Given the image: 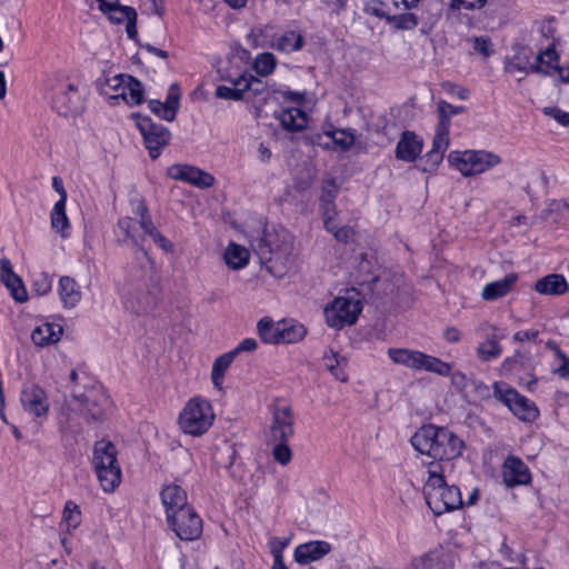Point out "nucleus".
<instances>
[{"label": "nucleus", "instance_id": "5", "mask_svg": "<svg viewBox=\"0 0 569 569\" xmlns=\"http://www.w3.org/2000/svg\"><path fill=\"white\" fill-rule=\"evenodd\" d=\"M446 465L429 462L428 478L423 485V497L436 516L457 510L463 506L460 489L448 485L445 476Z\"/></svg>", "mask_w": 569, "mask_h": 569}, {"label": "nucleus", "instance_id": "11", "mask_svg": "<svg viewBox=\"0 0 569 569\" xmlns=\"http://www.w3.org/2000/svg\"><path fill=\"white\" fill-rule=\"evenodd\" d=\"M214 413L211 405L199 398L190 399L179 416V425L184 433L201 436L212 426Z\"/></svg>", "mask_w": 569, "mask_h": 569}, {"label": "nucleus", "instance_id": "52", "mask_svg": "<svg viewBox=\"0 0 569 569\" xmlns=\"http://www.w3.org/2000/svg\"><path fill=\"white\" fill-rule=\"evenodd\" d=\"M51 287H52V281L47 273L41 272L36 276V278L33 280V290L39 296L47 295L51 290Z\"/></svg>", "mask_w": 569, "mask_h": 569}, {"label": "nucleus", "instance_id": "58", "mask_svg": "<svg viewBox=\"0 0 569 569\" xmlns=\"http://www.w3.org/2000/svg\"><path fill=\"white\" fill-rule=\"evenodd\" d=\"M442 88L446 92L458 97L460 100H467L469 98V91L466 88L458 87L452 82H443Z\"/></svg>", "mask_w": 569, "mask_h": 569}, {"label": "nucleus", "instance_id": "1", "mask_svg": "<svg viewBox=\"0 0 569 569\" xmlns=\"http://www.w3.org/2000/svg\"><path fill=\"white\" fill-rule=\"evenodd\" d=\"M160 280L152 259L130 273L121 289V301L129 312L143 316L157 306L160 298Z\"/></svg>", "mask_w": 569, "mask_h": 569}, {"label": "nucleus", "instance_id": "25", "mask_svg": "<svg viewBox=\"0 0 569 569\" xmlns=\"http://www.w3.org/2000/svg\"><path fill=\"white\" fill-rule=\"evenodd\" d=\"M62 327L54 323H42L31 332V340L38 347H46L60 340Z\"/></svg>", "mask_w": 569, "mask_h": 569}, {"label": "nucleus", "instance_id": "38", "mask_svg": "<svg viewBox=\"0 0 569 569\" xmlns=\"http://www.w3.org/2000/svg\"><path fill=\"white\" fill-rule=\"evenodd\" d=\"M465 111L466 108L463 106H452L445 100H439L437 103L438 127L449 130L451 118Z\"/></svg>", "mask_w": 569, "mask_h": 569}, {"label": "nucleus", "instance_id": "16", "mask_svg": "<svg viewBox=\"0 0 569 569\" xmlns=\"http://www.w3.org/2000/svg\"><path fill=\"white\" fill-rule=\"evenodd\" d=\"M20 402L23 410L36 418L48 416L50 403L46 391L38 385H24L20 393Z\"/></svg>", "mask_w": 569, "mask_h": 569}, {"label": "nucleus", "instance_id": "49", "mask_svg": "<svg viewBox=\"0 0 569 569\" xmlns=\"http://www.w3.org/2000/svg\"><path fill=\"white\" fill-rule=\"evenodd\" d=\"M150 110L158 116L160 119L166 121H173V108H168L164 102L159 100H150L149 101Z\"/></svg>", "mask_w": 569, "mask_h": 569}, {"label": "nucleus", "instance_id": "43", "mask_svg": "<svg viewBox=\"0 0 569 569\" xmlns=\"http://www.w3.org/2000/svg\"><path fill=\"white\" fill-rule=\"evenodd\" d=\"M323 363L337 380L342 382L347 381L348 376L343 370L346 365L345 359H340L336 353L331 352L329 355H325Z\"/></svg>", "mask_w": 569, "mask_h": 569}, {"label": "nucleus", "instance_id": "61", "mask_svg": "<svg viewBox=\"0 0 569 569\" xmlns=\"http://www.w3.org/2000/svg\"><path fill=\"white\" fill-rule=\"evenodd\" d=\"M539 331L536 329L520 330L513 335L516 342L533 341L538 338Z\"/></svg>", "mask_w": 569, "mask_h": 569}, {"label": "nucleus", "instance_id": "40", "mask_svg": "<svg viewBox=\"0 0 569 569\" xmlns=\"http://www.w3.org/2000/svg\"><path fill=\"white\" fill-rule=\"evenodd\" d=\"M100 11L107 14L112 23L128 22L132 13H137L133 8L121 6L119 0L116 4H109L108 8L100 9Z\"/></svg>", "mask_w": 569, "mask_h": 569}, {"label": "nucleus", "instance_id": "3", "mask_svg": "<svg viewBox=\"0 0 569 569\" xmlns=\"http://www.w3.org/2000/svg\"><path fill=\"white\" fill-rule=\"evenodd\" d=\"M89 378L76 370L70 372L71 400L68 407L72 411H79L88 422L106 419L111 410L112 402L103 388L99 385H89Z\"/></svg>", "mask_w": 569, "mask_h": 569}, {"label": "nucleus", "instance_id": "54", "mask_svg": "<svg viewBox=\"0 0 569 569\" xmlns=\"http://www.w3.org/2000/svg\"><path fill=\"white\" fill-rule=\"evenodd\" d=\"M179 100L180 89L177 83H172L169 87L164 103L167 104L168 108H173V119L176 118L177 111L179 109Z\"/></svg>", "mask_w": 569, "mask_h": 569}, {"label": "nucleus", "instance_id": "33", "mask_svg": "<svg viewBox=\"0 0 569 569\" xmlns=\"http://www.w3.org/2000/svg\"><path fill=\"white\" fill-rule=\"evenodd\" d=\"M503 335H493L486 341L479 343L476 350L478 359L482 362H489L498 359L502 353L499 340L503 339Z\"/></svg>", "mask_w": 569, "mask_h": 569}, {"label": "nucleus", "instance_id": "26", "mask_svg": "<svg viewBox=\"0 0 569 569\" xmlns=\"http://www.w3.org/2000/svg\"><path fill=\"white\" fill-rule=\"evenodd\" d=\"M569 286L566 278L562 274L551 273L539 279L535 289L537 292L547 296H559L568 290Z\"/></svg>", "mask_w": 569, "mask_h": 569}, {"label": "nucleus", "instance_id": "59", "mask_svg": "<svg viewBox=\"0 0 569 569\" xmlns=\"http://www.w3.org/2000/svg\"><path fill=\"white\" fill-rule=\"evenodd\" d=\"M257 341L252 338L243 339L234 349L231 350L236 357L240 352H251L257 349Z\"/></svg>", "mask_w": 569, "mask_h": 569}, {"label": "nucleus", "instance_id": "9", "mask_svg": "<svg viewBox=\"0 0 569 569\" xmlns=\"http://www.w3.org/2000/svg\"><path fill=\"white\" fill-rule=\"evenodd\" d=\"M391 361L413 371H425L440 377L451 373V365L438 357L408 348H389L387 351Z\"/></svg>", "mask_w": 569, "mask_h": 569}, {"label": "nucleus", "instance_id": "47", "mask_svg": "<svg viewBox=\"0 0 569 569\" xmlns=\"http://www.w3.org/2000/svg\"><path fill=\"white\" fill-rule=\"evenodd\" d=\"M127 74H117L108 79L106 87L102 89L106 94H110L112 99H120L118 96L122 91V87L127 83Z\"/></svg>", "mask_w": 569, "mask_h": 569}, {"label": "nucleus", "instance_id": "41", "mask_svg": "<svg viewBox=\"0 0 569 569\" xmlns=\"http://www.w3.org/2000/svg\"><path fill=\"white\" fill-rule=\"evenodd\" d=\"M277 67V58L271 52H261L253 60L252 68L257 74L267 77L271 74Z\"/></svg>", "mask_w": 569, "mask_h": 569}, {"label": "nucleus", "instance_id": "18", "mask_svg": "<svg viewBox=\"0 0 569 569\" xmlns=\"http://www.w3.org/2000/svg\"><path fill=\"white\" fill-rule=\"evenodd\" d=\"M503 483L513 488L528 485L531 480V473L528 466L516 456H508L502 465Z\"/></svg>", "mask_w": 569, "mask_h": 569}, {"label": "nucleus", "instance_id": "30", "mask_svg": "<svg viewBox=\"0 0 569 569\" xmlns=\"http://www.w3.org/2000/svg\"><path fill=\"white\" fill-rule=\"evenodd\" d=\"M282 127L292 132L303 130L308 124V116L300 108H284L279 116Z\"/></svg>", "mask_w": 569, "mask_h": 569}, {"label": "nucleus", "instance_id": "36", "mask_svg": "<svg viewBox=\"0 0 569 569\" xmlns=\"http://www.w3.org/2000/svg\"><path fill=\"white\" fill-rule=\"evenodd\" d=\"M224 262L231 269H241L249 262V251L246 248L231 242L224 251Z\"/></svg>", "mask_w": 569, "mask_h": 569}, {"label": "nucleus", "instance_id": "27", "mask_svg": "<svg viewBox=\"0 0 569 569\" xmlns=\"http://www.w3.org/2000/svg\"><path fill=\"white\" fill-rule=\"evenodd\" d=\"M516 280L517 276L510 273L507 274L503 279L487 283L481 292L482 299L486 301H492L501 297H505L507 293L511 291L512 287L516 283Z\"/></svg>", "mask_w": 569, "mask_h": 569}, {"label": "nucleus", "instance_id": "64", "mask_svg": "<svg viewBox=\"0 0 569 569\" xmlns=\"http://www.w3.org/2000/svg\"><path fill=\"white\" fill-rule=\"evenodd\" d=\"M471 386L475 388L477 395L481 399H486V398L490 397V388L486 383H483V382H481L479 380L473 379L471 381Z\"/></svg>", "mask_w": 569, "mask_h": 569}, {"label": "nucleus", "instance_id": "14", "mask_svg": "<svg viewBox=\"0 0 569 569\" xmlns=\"http://www.w3.org/2000/svg\"><path fill=\"white\" fill-rule=\"evenodd\" d=\"M137 126L143 137L149 156L157 159L171 140L170 131L164 126L153 122L149 117H138Z\"/></svg>", "mask_w": 569, "mask_h": 569}, {"label": "nucleus", "instance_id": "7", "mask_svg": "<svg viewBox=\"0 0 569 569\" xmlns=\"http://www.w3.org/2000/svg\"><path fill=\"white\" fill-rule=\"evenodd\" d=\"M46 98L60 116L76 117L84 110V98L79 88L66 76L53 74L44 83Z\"/></svg>", "mask_w": 569, "mask_h": 569}, {"label": "nucleus", "instance_id": "24", "mask_svg": "<svg viewBox=\"0 0 569 569\" xmlns=\"http://www.w3.org/2000/svg\"><path fill=\"white\" fill-rule=\"evenodd\" d=\"M58 295L66 309L74 308L82 298L79 284L74 279L67 276L59 280Z\"/></svg>", "mask_w": 569, "mask_h": 569}, {"label": "nucleus", "instance_id": "29", "mask_svg": "<svg viewBox=\"0 0 569 569\" xmlns=\"http://www.w3.org/2000/svg\"><path fill=\"white\" fill-rule=\"evenodd\" d=\"M323 138L327 139L325 142H317L319 146H323L325 148H329L332 144L335 147L339 148L342 151L349 150L355 141L356 137L352 131L346 130V129H336L332 131H326L323 136H319L318 139L322 140Z\"/></svg>", "mask_w": 569, "mask_h": 569}, {"label": "nucleus", "instance_id": "55", "mask_svg": "<svg viewBox=\"0 0 569 569\" xmlns=\"http://www.w3.org/2000/svg\"><path fill=\"white\" fill-rule=\"evenodd\" d=\"M451 379V385L455 387L456 390L462 391L466 390L469 386H471L472 378H468L463 372L461 371H455L448 376Z\"/></svg>", "mask_w": 569, "mask_h": 569}, {"label": "nucleus", "instance_id": "13", "mask_svg": "<svg viewBox=\"0 0 569 569\" xmlns=\"http://www.w3.org/2000/svg\"><path fill=\"white\" fill-rule=\"evenodd\" d=\"M361 311L360 299L352 296H340L325 308L323 313L327 325L340 330L346 326L355 325Z\"/></svg>", "mask_w": 569, "mask_h": 569}, {"label": "nucleus", "instance_id": "39", "mask_svg": "<svg viewBox=\"0 0 569 569\" xmlns=\"http://www.w3.org/2000/svg\"><path fill=\"white\" fill-rule=\"evenodd\" d=\"M257 330L264 343H280V323L274 325L271 319L262 318L257 325Z\"/></svg>", "mask_w": 569, "mask_h": 569}, {"label": "nucleus", "instance_id": "21", "mask_svg": "<svg viewBox=\"0 0 569 569\" xmlns=\"http://www.w3.org/2000/svg\"><path fill=\"white\" fill-rule=\"evenodd\" d=\"M161 502L166 510V516L174 515L182 508H187V492L178 485L171 483L162 488L160 492Z\"/></svg>", "mask_w": 569, "mask_h": 569}, {"label": "nucleus", "instance_id": "53", "mask_svg": "<svg viewBox=\"0 0 569 569\" xmlns=\"http://www.w3.org/2000/svg\"><path fill=\"white\" fill-rule=\"evenodd\" d=\"M487 0H452L450 2L451 10H475L486 6Z\"/></svg>", "mask_w": 569, "mask_h": 569}, {"label": "nucleus", "instance_id": "34", "mask_svg": "<svg viewBox=\"0 0 569 569\" xmlns=\"http://www.w3.org/2000/svg\"><path fill=\"white\" fill-rule=\"evenodd\" d=\"M51 228L66 238L70 233V222L66 213V203L57 201L50 214Z\"/></svg>", "mask_w": 569, "mask_h": 569}, {"label": "nucleus", "instance_id": "62", "mask_svg": "<svg viewBox=\"0 0 569 569\" xmlns=\"http://www.w3.org/2000/svg\"><path fill=\"white\" fill-rule=\"evenodd\" d=\"M548 346L552 348L556 351V353L563 360L562 366L559 368L560 375L562 377H569V360L566 358L565 355H562L560 349L555 343L548 342Z\"/></svg>", "mask_w": 569, "mask_h": 569}, {"label": "nucleus", "instance_id": "50", "mask_svg": "<svg viewBox=\"0 0 569 569\" xmlns=\"http://www.w3.org/2000/svg\"><path fill=\"white\" fill-rule=\"evenodd\" d=\"M286 442L287 441H279V443L276 445L272 450V456L274 460L282 466L289 463L292 457L291 450Z\"/></svg>", "mask_w": 569, "mask_h": 569}, {"label": "nucleus", "instance_id": "57", "mask_svg": "<svg viewBox=\"0 0 569 569\" xmlns=\"http://www.w3.org/2000/svg\"><path fill=\"white\" fill-rule=\"evenodd\" d=\"M543 113L553 118L558 123L562 126H569V112L562 111L557 107L543 108Z\"/></svg>", "mask_w": 569, "mask_h": 569}, {"label": "nucleus", "instance_id": "35", "mask_svg": "<svg viewBox=\"0 0 569 569\" xmlns=\"http://www.w3.org/2000/svg\"><path fill=\"white\" fill-rule=\"evenodd\" d=\"M118 96L129 106L140 104L143 100V86L136 78L128 76L127 83Z\"/></svg>", "mask_w": 569, "mask_h": 569}, {"label": "nucleus", "instance_id": "45", "mask_svg": "<svg viewBox=\"0 0 569 569\" xmlns=\"http://www.w3.org/2000/svg\"><path fill=\"white\" fill-rule=\"evenodd\" d=\"M388 21L392 23L397 29L412 30L418 26V19L416 14L406 12L388 18Z\"/></svg>", "mask_w": 569, "mask_h": 569}, {"label": "nucleus", "instance_id": "22", "mask_svg": "<svg viewBox=\"0 0 569 569\" xmlns=\"http://www.w3.org/2000/svg\"><path fill=\"white\" fill-rule=\"evenodd\" d=\"M422 151V141L411 131L402 133L396 147V157L406 162H412Z\"/></svg>", "mask_w": 569, "mask_h": 569}, {"label": "nucleus", "instance_id": "56", "mask_svg": "<svg viewBox=\"0 0 569 569\" xmlns=\"http://www.w3.org/2000/svg\"><path fill=\"white\" fill-rule=\"evenodd\" d=\"M506 72H508L511 76H515L517 73H523L527 74L530 71V66H526L520 61V57H513L509 62L505 66Z\"/></svg>", "mask_w": 569, "mask_h": 569}, {"label": "nucleus", "instance_id": "10", "mask_svg": "<svg viewBox=\"0 0 569 569\" xmlns=\"http://www.w3.org/2000/svg\"><path fill=\"white\" fill-rule=\"evenodd\" d=\"M501 161L500 156L487 150H455L448 154V162L465 177L483 173Z\"/></svg>", "mask_w": 569, "mask_h": 569}, {"label": "nucleus", "instance_id": "32", "mask_svg": "<svg viewBox=\"0 0 569 569\" xmlns=\"http://www.w3.org/2000/svg\"><path fill=\"white\" fill-rule=\"evenodd\" d=\"M558 53L553 48H548L537 54L535 63L530 64V71L542 74H550L558 64Z\"/></svg>", "mask_w": 569, "mask_h": 569}, {"label": "nucleus", "instance_id": "51", "mask_svg": "<svg viewBox=\"0 0 569 569\" xmlns=\"http://www.w3.org/2000/svg\"><path fill=\"white\" fill-rule=\"evenodd\" d=\"M335 198L336 193L333 191L323 192L320 199V208L323 217H330L336 214L335 210Z\"/></svg>", "mask_w": 569, "mask_h": 569}, {"label": "nucleus", "instance_id": "20", "mask_svg": "<svg viewBox=\"0 0 569 569\" xmlns=\"http://www.w3.org/2000/svg\"><path fill=\"white\" fill-rule=\"evenodd\" d=\"M270 432L276 441H288L293 435V416L288 406L274 409Z\"/></svg>", "mask_w": 569, "mask_h": 569}, {"label": "nucleus", "instance_id": "17", "mask_svg": "<svg viewBox=\"0 0 569 569\" xmlns=\"http://www.w3.org/2000/svg\"><path fill=\"white\" fill-rule=\"evenodd\" d=\"M167 176L173 180L183 181L202 189L211 187L214 182L212 174L186 163H176L168 167Z\"/></svg>", "mask_w": 569, "mask_h": 569}, {"label": "nucleus", "instance_id": "4", "mask_svg": "<svg viewBox=\"0 0 569 569\" xmlns=\"http://www.w3.org/2000/svg\"><path fill=\"white\" fill-rule=\"evenodd\" d=\"M415 450L437 463L453 460L462 455L463 441L451 430L435 425L420 427L411 437Z\"/></svg>", "mask_w": 569, "mask_h": 569}, {"label": "nucleus", "instance_id": "8", "mask_svg": "<svg viewBox=\"0 0 569 569\" xmlns=\"http://www.w3.org/2000/svg\"><path fill=\"white\" fill-rule=\"evenodd\" d=\"M118 451L109 440H99L93 447L92 465L106 492H112L121 481V469L117 461Z\"/></svg>", "mask_w": 569, "mask_h": 569}, {"label": "nucleus", "instance_id": "44", "mask_svg": "<svg viewBox=\"0 0 569 569\" xmlns=\"http://www.w3.org/2000/svg\"><path fill=\"white\" fill-rule=\"evenodd\" d=\"M4 286L10 290L12 298L18 302H24L28 299L27 290L21 279L16 274H9L1 279Z\"/></svg>", "mask_w": 569, "mask_h": 569}, {"label": "nucleus", "instance_id": "48", "mask_svg": "<svg viewBox=\"0 0 569 569\" xmlns=\"http://www.w3.org/2000/svg\"><path fill=\"white\" fill-rule=\"evenodd\" d=\"M449 147V130L437 127V131L432 141L431 150L438 151L445 154Z\"/></svg>", "mask_w": 569, "mask_h": 569}, {"label": "nucleus", "instance_id": "37", "mask_svg": "<svg viewBox=\"0 0 569 569\" xmlns=\"http://www.w3.org/2000/svg\"><path fill=\"white\" fill-rule=\"evenodd\" d=\"M234 358L233 353L229 351L214 360L211 370V380L213 386L218 389H221L224 372L228 370Z\"/></svg>", "mask_w": 569, "mask_h": 569}, {"label": "nucleus", "instance_id": "46", "mask_svg": "<svg viewBox=\"0 0 569 569\" xmlns=\"http://www.w3.org/2000/svg\"><path fill=\"white\" fill-rule=\"evenodd\" d=\"M80 509L79 507L72 502L67 501L63 510V521L67 526V529H76L80 523Z\"/></svg>", "mask_w": 569, "mask_h": 569}, {"label": "nucleus", "instance_id": "63", "mask_svg": "<svg viewBox=\"0 0 569 569\" xmlns=\"http://www.w3.org/2000/svg\"><path fill=\"white\" fill-rule=\"evenodd\" d=\"M287 546L288 541L281 540L278 537H272L270 539V549L273 557L277 555V551L279 555H282Z\"/></svg>", "mask_w": 569, "mask_h": 569}, {"label": "nucleus", "instance_id": "15", "mask_svg": "<svg viewBox=\"0 0 569 569\" xmlns=\"http://www.w3.org/2000/svg\"><path fill=\"white\" fill-rule=\"evenodd\" d=\"M167 522L177 537L184 541L197 540L202 533V520L191 507L167 517Z\"/></svg>", "mask_w": 569, "mask_h": 569}, {"label": "nucleus", "instance_id": "28", "mask_svg": "<svg viewBox=\"0 0 569 569\" xmlns=\"http://www.w3.org/2000/svg\"><path fill=\"white\" fill-rule=\"evenodd\" d=\"M407 569H452V566L442 552L431 551L415 558Z\"/></svg>", "mask_w": 569, "mask_h": 569}, {"label": "nucleus", "instance_id": "23", "mask_svg": "<svg viewBox=\"0 0 569 569\" xmlns=\"http://www.w3.org/2000/svg\"><path fill=\"white\" fill-rule=\"evenodd\" d=\"M331 547L326 541H310L307 543L299 545L295 549V560L298 563H308L311 561L319 560L327 553H329Z\"/></svg>", "mask_w": 569, "mask_h": 569}, {"label": "nucleus", "instance_id": "12", "mask_svg": "<svg viewBox=\"0 0 569 569\" xmlns=\"http://www.w3.org/2000/svg\"><path fill=\"white\" fill-rule=\"evenodd\" d=\"M493 397L505 405L518 419L531 422L539 416V410L533 401L520 395L515 388L503 381L492 385Z\"/></svg>", "mask_w": 569, "mask_h": 569}, {"label": "nucleus", "instance_id": "2", "mask_svg": "<svg viewBox=\"0 0 569 569\" xmlns=\"http://www.w3.org/2000/svg\"><path fill=\"white\" fill-rule=\"evenodd\" d=\"M133 213L138 219L131 217L121 218L117 227L123 236V241L136 248V259L140 262V266L147 264V259H151L143 247L146 236H149L163 251L171 252L173 250L172 242L157 230L149 210L142 201L138 202Z\"/></svg>", "mask_w": 569, "mask_h": 569}, {"label": "nucleus", "instance_id": "6", "mask_svg": "<svg viewBox=\"0 0 569 569\" xmlns=\"http://www.w3.org/2000/svg\"><path fill=\"white\" fill-rule=\"evenodd\" d=\"M254 249L276 278H282L295 266L293 237L286 230L267 233L258 240Z\"/></svg>", "mask_w": 569, "mask_h": 569}, {"label": "nucleus", "instance_id": "19", "mask_svg": "<svg viewBox=\"0 0 569 569\" xmlns=\"http://www.w3.org/2000/svg\"><path fill=\"white\" fill-rule=\"evenodd\" d=\"M253 84H261V81L252 74H242L232 80V87L218 86L216 97L226 100L240 101L243 100L244 93L252 89Z\"/></svg>", "mask_w": 569, "mask_h": 569}, {"label": "nucleus", "instance_id": "42", "mask_svg": "<svg viewBox=\"0 0 569 569\" xmlns=\"http://www.w3.org/2000/svg\"><path fill=\"white\" fill-rule=\"evenodd\" d=\"M306 329L300 323H280V343H295L303 339Z\"/></svg>", "mask_w": 569, "mask_h": 569}, {"label": "nucleus", "instance_id": "60", "mask_svg": "<svg viewBox=\"0 0 569 569\" xmlns=\"http://www.w3.org/2000/svg\"><path fill=\"white\" fill-rule=\"evenodd\" d=\"M473 49L483 54L485 57H489L491 53L489 39L483 37L475 38Z\"/></svg>", "mask_w": 569, "mask_h": 569}, {"label": "nucleus", "instance_id": "31", "mask_svg": "<svg viewBox=\"0 0 569 569\" xmlns=\"http://www.w3.org/2000/svg\"><path fill=\"white\" fill-rule=\"evenodd\" d=\"M305 46L303 36L297 30H287L271 44V48L283 53L299 51Z\"/></svg>", "mask_w": 569, "mask_h": 569}]
</instances>
